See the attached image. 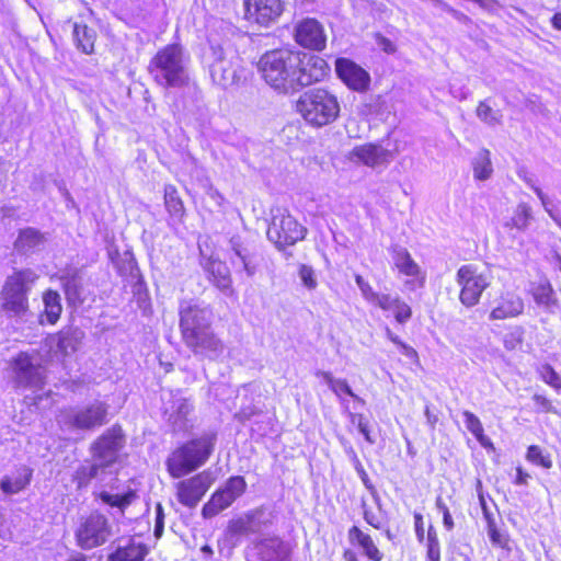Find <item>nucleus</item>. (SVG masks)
<instances>
[{"label":"nucleus","instance_id":"obj_1","mask_svg":"<svg viewBox=\"0 0 561 561\" xmlns=\"http://www.w3.org/2000/svg\"><path fill=\"white\" fill-rule=\"evenodd\" d=\"M179 312L185 345L197 356L217 359L224 352V344L210 329L211 309L196 301H182Z\"/></svg>","mask_w":561,"mask_h":561},{"label":"nucleus","instance_id":"obj_2","mask_svg":"<svg viewBox=\"0 0 561 561\" xmlns=\"http://www.w3.org/2000/svg\"><path fill=\"white\" fill-rule=\"evenodd\" d=\"M191 57L180 44L159 49L148 65V72L162 88H183L190 81Z\"/></svg>","mask_w":561,"mask_h":561},{"label":"nucleus","instance_id":"obj_3","mask_svg":"<svg viewBox=\"0 0 561 561\" xmlns=\"http://www.w3.org/2000/svg\"><path fill=\"white\" fill-rule=\"evenodd\" d=\"M299 62V51L274 49L266 51L257 66L270 87L278 93L291 94L298 91L296 71Z\"/></svg>","mask_w":561,"mask_h":561},{"label":"nucleus","instance_id":"obj_4","mask_svg":"<svg viewBox=\"0 0 561 561\" xmlns=\"http://www.w3.org/2000/svg\"><path fill=\"white\" fill-rule=\"evenodd\" d=\"M297 112L313 127H323L336 121L341 106L337 96L323 88L304 92L296 104Z\"/></svg>","mask_w":561,"mask_h":561},{"label":"nucleus","instance_id":"obj_5","mask_svg":"<svg viewBox=\"0 0 561 561\" xmlns=\"http://www.w3.org/2000/svg\"><path fill=\"white\" fill-rule=\"evenodd\" d=\"M215 442V434H204L174 450L167 460L169 473L181 478L201 467L213 453Z\"/></svg>","mask_w":561,"mask_h":561},{"label":"nucleus","instance_id":"obj_6","mask_svg":"<svg viewBox=\"0 0 561 561\" xmlns=\"http://www.w3.org/2000/svg\"><path fill=\"white\" fill-rule=\"evenodd\" d=\"M108 405L94 401L84 407L64 410L57 417L61 427L69 431H93L107 423Z\"/></svg>","mask_w":561,"mask_h":561},{"label":"nucleus","instance_id":"obj_7","mask_svg":"<svg viewBox=\"0 0 561 561\" xmlns=\"http://www.w3.org/2000/svg\"><path fill=\"white\" fill-rule=\"evenodd\" d=\"M493 279L489 268L480 270L477 265L467 264L459 267L456 282L461 287L460 302L471 308L479 304L482 293L491 285Z\"/></svg>","mask_w":561,"mask_h":561},{"label":"nucleus","instance_id":"obj_8","mask_svg":"<svg viewBox=\"0 0 561 561\" xmlns=\"http://www.w3.org/2000/svg\"><path fill=\"white\" fill-rule=\"evenodd\" d=\"M113 530L108 518L98 512L82 517L75 531L77 546L83 550H91L107 542Z\"/></svg>","mask_w":561,"mask_h":561},{"label":"nucleus","instance_id":"obj_9","mask_svg":"<svg viewBox=\"0 0 561 561\" xmlns=\"http://www.w3.org/2000/svg\"><path fill=\"white\" fill-rule=\"evenodd\" d=\"M306 229L289 214L279 211L273 216L267 238L278 249L293 245L305 238Z\"/></svg>","mask_w":561,"mask_h":561},{"label":"nucleus","instance_id":"obj_10","mask_svg":"<svg viewBox=\"0 0 561 561\" xmlns=\"http://www.w3.org/2000/svg\"><path fill=\"white\" fill-rule=\"evenodd\" d=\"M247 489V482L243 477H230L225 485L217 490L210 500L203 506L202 514L205 518H211L219 512L229 507Z\"/></svg>","mask_w":561,"mask_h":561},{"label":"nucleus","instance_id":"obj_11","mask_svg":"<svg viewBox=\"0 0 561 561\" xmlns=\"http://www.w3.org/2000/svg\"><path fill=\"white\" fill-rule=\"evenodd\" d=\"M125 444V438L119 426H113L105 431L92 445L91 455L94 461L104 468L113 465L118 457L119 450Z\"/></svg>","mask_w":561,"mask_h":561},{"label":"nucleus","instance_id":"obj_12","mask_svg":"<svg viewBox=\"0 0 561 561\" xmlns=\"http://www.w3.org/2000/svg\"><path fill=\"white\" fill-rule=\"evenodd\" d=\"M210 77L216 84L226 89L238 82V67L233 61L232 57H227V53L222 45H210Z\"/></svg>","mask_w":561,"mask_h":561},{"label":"nucleus","instance_id":"obj_13","mask_svg":"<svg viewBox=\"0 0 561 561\" xmlns=\"http://www.w3.org/2000/svg\"><path fill=\"white\" fill-rule=\"evenodd\" d=\"M214 479L208 471H203L176 484V496L181 504L194 508L201 502Z\"/></svg>","mask_w":561,"mask_h":561},{"label":"nucleus","instance_id":"obj_14","mask_svg":"<svg viewBox=\"0 0 561 561\" xmlns=\"http://www.w3.org/2000/svg\"><path fill=\"white\" fill-rule=\"evenodd\" d=\"M291 546L278 537L264 538L249 551V561H290Z\"/></svg>","mask_w":561,"mask_h":561},{"label":"nucleus","instance_id":"obj_15","mask_svg":"<svg viewBox=\"0 0 561 561\" xmlns=\"http://www.w3.org/2000/svg\"><path fill=\"white\" fill-rule=\"evenodd\" d=\"M299 59L300 62L296 71L298 91L304 87L323 80L328 75L329 66L323 58L299 51Z\"/></svg>","mask_w":561,"mask_h":561},{"label":"nucleus","instance_id":"obj_16","mask_svg":"<svg viewBox=\"0 0 561 561\" xmlns=\"http://www.w3.org/2000/svg\"><path fill=\"white\" fill-rule=\"evenodd\" d=\"M244 8L245 18L263 26L274 23L284 10L282 0H245Z\"/></svg>","mask_w":561,"mask_h":561},{"label":"nucleus","instance_id":"obj_17","mask_svg":"<svg viewBox=\"0 0 561 561\" xmlns=\"http://www.w3.org/2000/svg\"><path fill=\"white\" fill-rule=\"evenodd\" d=\"M295 41L300 46L322 50L327 44V36L322 25L316 19H304L295 25Z\"/></svg>","mask_w":561,"mask_h":561},{"label":"nucleus","instance_id":"obj_18","mask_svg":"<svg viewBox=\"0 0 561 561\" xmlns=\"http://www.w3.org/2000/svg\"><path fill=\"white\" fill-rule=\"evenodd\" d=\"M335 71L337 77L351 89L357 92H364L369 88L370 76L360 66L346 58L335 60Z\"/></svg>","mask_w":561,"mask_h":561},{"label":"nucleus","instance_id":"obj_19","mask_svg":"<svg viewBox=\"0 0 561 561\" xmlns=\"http://www.w3.org/2000/svg\"><path fill=\"white\" fill-rule=\"evenodd\" d=\"M14 381L18 387H41L44 382V368L35 365L32 358L21 353L14 359Z\"/></svg>","mask_w":561,"mask_h":561},{"label":"nucleus","instance_id":"obj_20","mask_svg":"<svg viewBox=\"0 0 561 561\" xmlns=\"http://www.w3.org/2000/svg\"><path fill=\"white\" fill-rule=\"evenodd\" d=\"M392 153L380 145L365 144L356 146L350 152V159L360 162L367 167L375 168L377 165L387 164L392 160Z\"/></svg>","mask_w":561,"mask_h":561},{"label":"nucleus","instance_id":"obj_21","mask_svg":"<svg viewBox=\"0 0 561 561\" xmlns=\"http://www.w3.org/2000/svg\"><path fill=\"white\" fill-rule=\"evenodd\" d=\"M83 337L84 333L80 329L69 328L49 336L47 345L56 353L68 356L79 348Z\"/></svg>","mask_w":561,"mask_h":561},{"label":"nucleus","instance_id":"obj_22","mask_svg":"<svg viewBox=\"0 0 561 561\" xmlns=\"http://www.w3.org/2000/svg\"><path fill=\"white\" fill-rule=\"evenodd\" d=\"M204 268L210 274L211 283L226 296L232 297L234 289L232 287L231 273L225 262L209 257L204 263Z\"/></svg>","mask_w":561,"mask_h":561},{"label":"nucleus","instance_id":"obj_23","mask_svg":"<svg viewBox=\"0 0 561 561\" xmlns=\"http://www.w3.org/2000/svg\"><path fill=\"white\" fill-rule=\"evenodd\" d=\"M148 548L135 538L121 539L114 552L108 554L107 561H144Z\"/></svg>","mask_w":561,"mask_h":561},{"label":"nucleus","instance_id":"obj_24","mask_svg":"<svg viewBox=\"0 0 561 561\" xmlns=\"http://www.w3.org/2000/svg\"><path fill=\"white\" fill-rule=\"evenodd\" d=\"M524 311L523 299L514 294L506 293L500 298L497 306L490 312L491 320H505L515 318Z\"/></svg>","mask_w":561,"mask_h":561},{"label":"nucleus","instance_id":"obj_25","mask_svg":"<svg viewBox=\"0 0 561 561\" xmlns=\"http://www.w3.org/2000/svg\"><path fill=\"white\" fill-rule=\"evenodd\" d=\"M46 237L35 228H25L20 230L14 242V249L22 254L33 253L44 248Z\"/></svg>","mask_w":561,"mask_h":561},{"label":"nucleus","instance_id":"obj_26","mask_svg":"<svg viewBox=\"0 0 561 561\" xmlns=\"http://www.w3.org/2000/svg\"><path fill=\"white\" fill-rule=\"evenodd\" d=\"M37 278L38 275L30 268L15 271L12 275L7 277L2 289H10V291L27 296Z\"/></svg>","mask_w":561,"mask_h":561},{"label":"nucleus","instance_id":"obj_27","mask_svg":"<svg viewBox=\"0 0 561 561\" xmlns=\"http://www.w3.org/2000/svg\"><path fill=\"white\" fill-rule=\"evenodd\" d=\"M1 308L9 317L23 318L28 312L27 296L9 290H1Z\"/></svg>","mask_w":561,"mask_h":561},{"label":"nucleus","instance_id":"obj_28","mask_svg":"<svg viewBox=\"0 0 561 561\" xmlns=\"http://www.w3.org/2000/svg\"><path fill=\"white\" fill-rule=\"evenodd\" d=\"M347 537L351 543L358 545L363 553L371 561H381L383 558L382 552L377 548L373 538L363 533L357 526L348 529Z\"/></svg>","mask_w":561,"mask_h":561},{"label":"nucleus","instance_id":"obj_29","mask_svg":"<svg viewBox=\"0 0 561 561\" xmlns=\"http://www.w3.org/2000/svg\"><path fill=\"white\" fill-rule=\"evenodd\" d=\"M61 280L68 302L72 306L81 305L83 302V286L80 274L77 271L67 272Z\"/></svg>","mask_w":561,"mask_h":561},{"label":"nucleus","instance_id":"obj_30","mask_svg":"<svg viewBox=\"0 0 561 561\" xmlns=\"http://www.w3.org/2000/svg\"><path fill=\"white\" fill-rule=\"evenodd\" d=\"M192 411V404L187 399H174L171 409H167L165 413L169 414V422L173 425L175 431H182L186 427L187 415Z\"/></svg>","mask_w":561,"mask_h":561},{"label":"nucleus","instance_id":"obj_31","mask_svg":"<svg viewBox=\"0 0 561 561\" xmlns=\"http://www.w3.org/2000/svg\"><path fill=\"white\" fill-rule=\"evenodd\" d=\"M392 259L396 267L400 273L407 276H417L421 273V268L417 263L412 259L409 251L405 248L396 245L392 248Z\"/></svg>","mask_w":561,"mask_h":561},{"label":"nucleus","instance_id":"obj_32","mask_svg":"<svg viewBox=\"0 0 561 561\" xmlns=\"http://www.w3.org/2000/svg\"><path fill=\"white\" fill-rule=\"evenodd\" d=\"M104 467L92 459L91 462L80 465L73 474V481L78 489L87 486L92 479H95L104 471Z\"/></svg>","mask_w":561,"mask_h":561},{"label":"nucleus","instance_id":"obj_33","mask_svg":"<svg viewBox=\"0 0 561 561\" xmlns=\"http://www.w3.org/2000/svg\"><path fill=\"white\" fill-rule=\"evenodd\" d=\"M533 297L536 304L542 307L549 313H554L558 307V299L549 283L539 284L533 290Z\"/></svg>","mask_w":561,"mask_h":561},{"label":"nucleus","instance_id":"obj_34","mask_svg":"<svg viewBox=\"0 0 561 561\" xmlns=\"http://www.w3.org/2000/svg\"><path fill=\"white\" fill-rule=\"evenodd\" d=\"M473 176L479 181H486L492 176L493 167L491 162V153L488 149H481L472 159Z\"/></svg>","mask_w":561,"mask_h":561},{"label":"nucleus","instance_id":"obj_35","mask_svg":"<svg viewBox=\"0 0 561 561\" xmlns=\"http://www.w3.org/2000/svg\"><path fill=\"white\" fill-rule=\"evenodd\" d=\"M31 477L32 471L28 468L23 467L18 471V474L14 478L4 477L1 480V490L5 494H15L26 488L31 481Z\"/></svg>","mask_w":561,"mask_h":561},{"label":"nucleus","instance_id":"obj_36","mask_svg":"<svg viewBox=\"0 0 561 561\" xmlns=\"http://www.w3.org/2000/svg\"><path fill=\"white\" fill-rule=\"evenodd\" d=\"M73 38L77 47L85 54L93 53L96 33L85 24L76 23L73 26Z\"/></svg>","mask_w":561,"mask_h":561},{"label":"nucleus","instance_id":"obj_37","mask_svg":"<svg viewBox=\"0 0 561 561\" xmlns=\"http://www.w3.org/2000/svg\"><path fill=\"white\" fill-rule=\"evenodd\" d=\"M230 249L239 260L241 267L249 277L255 274V265L252 264L251 255L247 247L243 245L241 238L234 236L229 241Z\"/></svg>","mask_w":561,"mask_h":561},{"label":"nucleus","instance_id":"obj_38","mask_svg":"<svg viewBox=\"0 0 561 561\" xmlns=\"http://www.w3.org/2000/svg\"><path fill=\"white\" fill-rule=\"evenodd\" d=\"M45 313L49 323H55L61 313L60 296L57 291L48 290L43 297Z\"/></svg>","mask_w":561,"mask_h":561},{"label":"nucleus","instance_id":"obj_39","mask_svg":"<svg viewBox=\"0 0 561 561\" xmlns=\"http://www.w3.org/2000/svg\"><path fill=\"white\" fill-rule=\"evenodd\" d=\"M462 415L467 430L478 439V442L484 447L491 445L490 439L484 435L483 426L478 416L470 411H465Z\"/></svg>","mask_w":561,"mask_h":561},{"label":"nucleus","instance_id":"obj_40","mask_svg":"<svg viewBox=\"0 0 561 561\" xmlns=\"http://www.w3.org/2000/svg\"><path fill=\"white\" fill-rule=\"evenodd\" d=\"M533 219L531 208L525 203L517 205L514 216L511 221L506 224L507 227L516 228L518 230H526L529 221Z\"/></svg>","mask_w":561,"mask_h":561},{"label":"nucleus","instance_id":"obj_41","mask_svg":"<svg viewBox=\"0 0 561 561\" xmlns=\"http://www.w3.org/2000/svg\"><path fill=\"white\" fill-rule=\"evenodd\" d=\"M164 204L172 216L180 217L184 214L183 202L173 185H167L164 188Z\"/></svg>","mask_w":561,"mask_h":561},{"label":"nucleus","instance_id":"obj_42","mask_svg":"<svg viewBox=\"0 0 561 561\" xmlns=\"http://www.w3.org/2000/svg\"><path fill=\"white\" fill-rule=\"evenodd\" d=\"M476 114L480 121L489 126L500 125L502 123V113L493 110L485 101H481L476 110Z\"/></svg>","mask_w":561,"mask_h":561},{"label":"nucleus","instance_id":"obj_43","mask_svg":"<svg viewBox=\"0 0 561 561\" xmlns=\"http://www.w3.org/2000/svg\"><path fill=\"white\" fill-rule=\"evenodd\" d=\"M228 529L231 535L234 536H247L255 533L256 530L253 517L251 516L240 517L231 520L229 523Z\"/></svg>","mask_w":561,"mask_h":561},{"label":"nucleus","instance_id":"obj_44","mask_svg":"<svg viewBox=\"0 0 561 561\" xmlns=\"http://www.w3.org/2000/svg\"><path fill=\"white\" fill-rule=\"evenodd\" d=\"M99 497L102 500L103 503L112 506V507H118L122 511L127 507L131 501L135 497L134 492H128L123 495L119 494H111L106 491H102L99 495Z\"/></svg>","mask_w":561,"mask_h":561},{"label":"nucleus","instance_id":"obj_45","mask_svg":"<svg viewBox=\"0 0 561 561\" xmlns=\"http://www.w3.org/2000/svg\"><path fill=\"white\" fill-rule=\"evenodd\" d=\"M526 458L528 461L545 469H550L552 467V460L550 459V456L545 455L542 449L537 445H531L528 447Z\"/></svg>","mask_w":561,"mask_h":561},{"label":"nucleus","instance_id":"obj_46","mask_svg":"<svg viewBox=\"0 0 561 561\" xmlns=\"http://www.w3.org/2000/svg\"><path fill=\"white\" fill-rule=\"evenodd\" d=\"M427 558L431 561H440L439 541L436 530L430 526L427 530Z\"/></svg>","mask_w":561,"mask_h":561},{"label":"nucleus","instance_id":"obj_47","mask_svg":"<svg viewBox=\"0 0 561 561\" xmlns=\"http://www.w3.org/2000/svg\"><path fill=\"white\" fill-rule=\"evenodd\" d=\"M488 534L493 545H496L501 548H507L508 546V537L506 534L501 533L495 525L494 519H489L488 523Z\"/></svg>","mask_w":561,"mask_h":561},{"label":"nucleus","instance_id":"obj_48","mask_svg":"<svg viewBox=\"0 0 561 561\" xmlns=\"http://www.w3.org/2000/svg\"><path fill=\"white\" fill-rule=\"evenodd\" d=\"M400 297L399 296H392L389 294H377L374 300L371 301L373 305L379 307L380 309L385 311H393L396 308V305L398 304Z\"/></svg>","mask_w":561,"mask_h":561},{"label":"nucleus","instance_id":"obj_49","mask_svg":"<svg viewBox=\"0 0 561 561\" xmlns=\"http://www.w3.org/2000/svg\"><path fill=\"white\" fill-rule=\"evenodd\" d=\"M541 379L553 387L554 389H561V377L554 371L550 365H543L539 370Z\"/></svg>","mask_w":561,"mask_h":561},{"label":"nucleus","instance_id":"obj_50","mask_svg":"<svg viewBox=\"0 0 561 561\" xmlns=\"http://www.w3.org/2000/svg\"><path fill=\"white\" fill-rule=\"evenodd\" d=\"M336 396H341V393H345L350 397H352L354 400H356L358 403L364 404L365 401L359 398L357 394L353 392L351 387L348 386L347 381L344 379H335L333 385L330 388Z\"/></svg>","mask_w":561,"mask_h":561},{"label":"nucleus","instance_id":"obj_51","mask_svg":"<svg viewBox=\"0 0 561 561\" xmlns=\"http://www.w3.org/2000/svg\"><path fill=\"white\" fill-rule=\"evenodd\" d=\"M393 314L398 323L404 324L411 319L412 309L407 302H404L400 298L398 304L396 305V308L393 309Z\"/></svg>","mask_w":561,"mask_h":561},{"label":"nucleus","instance_id":"obj_52","mask_svg":"<svg viewBox=\"0 0 561 561\" xmlns=\"http://www.w3.org/2000/svg\"><path fill=\"white\" fill-rule=\"evenodd\" d=\"M355 282L364 298L371 304L378 293H376L360 275L355 276Z\"/></svg>","mask_w":561,"mask_h":561},{"label":"nucleus","instance_id":"obj_53","mask_svg":"<svg viewBox=\"0 0 561 561\" xmlns=\"http://www.w3.org/2000/svg\"><path fill=\"white\" fill-rule=\"evenodd\" d=\"M299 276L306 287L313 289L317 286V280L313 277V270L310 266L301 265L299 268Z\"/></svg>","mask_w":561,"mask_h":561},{"label":"nucleus","instance_id":"obj_54","mask_svg":"<svg viewBox=\"0 0 561 561\" xmlns=\"http://www.w3.org/2000/svg\"><path fill=\"white\" fill-rule=\"evenodd\" d=\"M526 183L534 190V192L536 193V195L539 197L545 210L550 215V217L554 220H557L554 214L552 213L551 208L549 207V201H548V197L546 196V194L541 191V188H539L538 186H536L531 180H526Z\"/></svg>","mask_w":561,"mask_h":561},{"label":"nucleus","instance_id":"obj_55","mask_svg":"<svg viewBox=\"0 0 561 561\" xmlns=\"http://www.w3.org/2000/svg\"><path fill=\"white\" fill-rule=\"evenodd\" d=\"M432 3L436 8L451 14L458 21H463L467 19V16L462 12L455 10L454 8H451L449 4H447L443 0H432Z\"/></svg>","mask_w":561,"mask_h":561},{"label":"nucleus","instance_id":"obj_56","mask_svg":"<svg viewBox=\"0 0 561 561\" xmlns=\"http://www.w3.org/2000/svg\"><path fill=\"white\" fill-rule=\"evenodd\" d=\"M163 508L161 504H157L156 507V526H154V535L156 537H160L163 531Z\"/></svg>","mask_w":561,"mask_h":561},{"label":"nucleus","instance_id":"obj_57","mask_svg":"<svg viewBox=\"0 0 561 561\" xmlns=\"http://www.w3.org/2000/svg\"><path fill=\"white\" fill-rule=\"evenodd\" d=\"M481 488H482V483L480 480H478L477 491H478L479 502H480L481 508L483 511V515H484L486 522L489 523V519H493V518L491 517V513L486 506V502H485L484 495L481 491Z\"/></svg>","mask_w":561,"mask_h":561},{"label":"nucleus","instance_id":"obj_58","mask_svg":"<svg viewBox=\"0 0 561 561\" xmlns=\"http://www.w3.org/2000/svg\"><path fill=\"white\" fill-rule=\"evenodd\" d=\"M533 400L545 412H552L553 407L552 403L541 394H535Z\"/></svg>","mask_w":561,"mask_h":561},{"label":"nucleus","instance_id":"obj_59","mask_svg":"<svg viewBox=\"0 0 561 561\" xmlns=\"http://www.w3.org/2000/svg\"><path fill=\"white\" fill-rule=\"evenodd\" d=\"M415 522V533L419 540H423L424 538V529H423V517L420 513L414 514Z\"/></svg>","mask_w":561,"mask_h":561},{"label":"nucleus","instance_id":"obj_60","mask_svg":"<svg viewBox=\"0 0 561 561\" xmlns=\"http://www.w3.org/2000/svg\"><path fill=\"white\" fill-rule=\"evenodd\" d=\"M398 347L400 348L401 353L404 356H407L408 358H411V359L417 358L416 351L412 346L405 344L404 342H402Z\"/></svg>","mask_w":561,"mask_h":561},{"label":"nucleus","instance_id":"obj_61","mask_svg":"<svg viewBox=\"0 0 561 561\" xmlns=\"http://www.w3.org/2000/svg\"><path fill=\"white\" fill-rule=\"evenodd\" d=\"M516 479L515 483L518 485H525L527 484L528 478L530 477L527 472H525L520 467L516 469Z\"/></svg>","mask_w":561,"mask_h":561},{"label":"nucleus","instance_id":"obj_62","mask_svg":"<svg viewBox=\"0 0 561 561\" xmlns=\"http://www.w3.org/2000/svg\"><path fill=\"white\" fill-rule=\"evenodd\" d=\"M359 433L365 437V439L369 443V444H374L375 443V439L370 436V432H369V428H368V421L366 423H359V426L357 427Z\"/></svg>","mask_w":561,"mask_h":561},{"label":"nucleus","instance_id":"obj_63","mask_svg":"<svg viewBox=\"0 0 561 561\" xmlns=\"http://www.w3.org/2000/svg\"><path fill=\"white\" fill-rule=\"evenodd\" d=\"M207 194L218 205H221L225 202V197L220 194L218 190L214 188L213 186H209Z\"/></svg>","mask_w":561,"mask_h":561},{"label":"nucleus","instance_id":"obj_64","mask_svg":"<svg viewBox=\"0 0 561 561\" xmlns=\"http://www.w3.org/2000/svg\"><path fill=\"white\" fill-rule=\"evenodd\" d=\"M316 375H317L318 377H321V378L324 380V382L329 386V388H331V386L333 385V382H334V381H335V379H336V378H334V377L332 376V374H331V373H329V371H322V370H319V371H317V373H316Z\"/></svg>","mask_w":561,"mask_h":561}]
</instances>
